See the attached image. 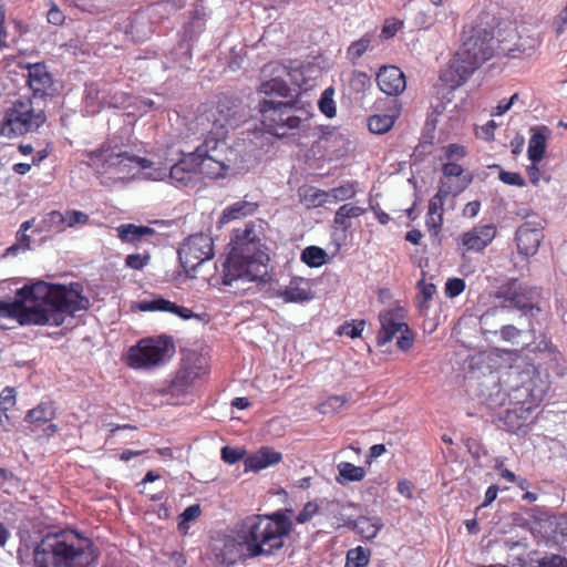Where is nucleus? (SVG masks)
<instances>
[{
	"instance_id": "1",
	"label": "nucleus",
	"mask_w": 567,
	"mask_h": 567,
	"mask_svg": "<svg viewBox=\"0 0 567 567\" xmlns=\"http://www.w3.org/2000/svg\"><path fill=\"white\" fill-rule=\"evenodd\" d=\"M82 291L78 282L66 287L38 281L19 289L13 301L0 300V317L16 318L21 324L60 326L68 316L89 309Z\"/></svg>"
},
{
	"instance_id": "2",
	"label": "nucleus",
	"mask_w": 567,
	"mask_h": 567,
	"mask_svg": "<svg viewBox=\"0 0 567 567\" xmlns=\"http://www.w3.org/2000/svg\"><path fill=\"white\" fill-rule=\"evenodd\" d=\"M236 113L229 101L220 100L195 117L194 128L204 136L203 143L193 152L197 175L219 178L238 168L234 161L235 151L226 144L228 128Z\"/></svg>"
},
{
	"instance_id": "3",
	"label": "nucleus",
	"mask_w": 567,
	"mask_h": 567,
	"mask_svg": "<svg viewBox=\"0 0 567 567\" xmlns=\"http://www.w3.org/2000/svg\"><path fill=\"white\" fill-rule=\"evenodd\" d=\"M229 245L231 250L223 264V285L265 281L269 257L261 249L255 226L247 224L244 229H236Z\"/></svg>"
},
{
	"instance_id": "4",
	"label": "nucleus",
	"mask_w": 567,
	"mask_h": 567,
	"mask_svg": "<svg viewBox=\"0 0 567 567\" xmlns=\"http://www.w3.org/2000/svg\"><path fill=\"white\" fill-rule=\"evenodd\" d=\"M97 557L93 542L70 529L45 534L33 549L37 567H95Z\"/></svg>"
},
{
	"instance_id": "5",
	"label": "nucleus",
	"mask_w": 567,
	"mask_h": 567,
	"mask_svg": "<svg viewBox=\"0 0 567 567\" xmlns=\"http://www.w3.org/2000/svg\"><path fill=\"white\" fill-rule=\"evenodd\" d=\"M497 19L481 12L462 32V45L456 52L451 68L458 76L457 83L465 81L477 68L497 53Z\"/></svg>"
},
{
	"instance_id": "6",
	"label": "nucleus",
	"mask_w": 567,
	"mask_h": 567,
	"mask_svg": "<svg viewBox=\"0 0 567 567\" xmlns=\"http://www.w3.org/2000/svg\"><path fill=\"white\" fill-rule=\"evenodd\" d=\"M292 522L289 516L277 511L269 515H251L236 527V534L246 545V556H269L284 546V538L290 533Z\"/></svg>"
},
{
	"instance_id": "7",
	"label": "nucleus",
	"mask_w": 567,
	"mask_h": 567,
	"mask_svg": "<svg viewBox=\"0 0 567 567\" xmlns=\"http://www.w3.org/2000/svg\"><path fill=\"white\" fill-rule=\"evenodd\" d=\"M258 112L265 131L277 137L305 130L313 116L311 103L300 96L287 101L261 99L258 102Z\"/></svg>"
},
{
	"instance_id": "8",
	"label": "nucleus",
	"mask_w": 567,
	"mask_h": 567,
	"mask_svg": "<svg viewBox=\"0 0 567 567\" xmlns=\"http://www.w3.org/2000/svg\"><path fill=\"white\" fill-rule=\"evenodd\" d=\"M174 353L175 346L168 336L142 339L128 349L127 364L134 369H151L164 364Z\"/></svg>"
},
{
	"instance_id": "9",
	"label": "nucleus",
	"mask_w": 567,
	"mask_h": 567,
	"mask_svg": "<svg viewBox=\"0 0 567 567\" xmlns=\"http://www.w3.org/2000/svg\"><path fill=\"white\" fill-rule=\"evenodd\" d=\"M539 44L535 34L520 32L509 21L497 23V54L511 58H529Z\"/></svg>"
},
{
	"instance_id": "10",
	"label": "nucleus",
	"mask_w": 567,
	"mask_h": 567,
	"mask_svg": "<svg viewBox=\"0 0 567 567\" xmlns=\"http://www.w3.org/2000/svg\"><path fill=\"white\" fill-rule=\"evenodd\" d=\"M39 104L30 97H20L13 102L6 112L3 131L22 135L27 132L37 131L47 120L45 113Z\"/></svg>"
},
{
	"instance_id": "11",
	"label": "nucleus",
	"mask_w": 567,
	"mask_h": 567,
	"mask_svg": "<svg viewBox=\"0 0 567 567\" xmlns=\"http://www.w3.org/2000/svg\"><path fill=\"white\" fill-rule=\"evenodd\" d=\"M213 246L212 237L205 234H195L179 247L178 259L188 277L195 278L197 268L213 258Z\"/></svg>"
},
{
	"instance_id": "12",
	"label": "nucleus",
	"mask_w": 567,
	"mask_h": 567,
	"mask_svg": "<svg viewBox=\"0 0 567 567\" xmlns=\"http://www.w3.org/2000/svg\"><path fill=\"white\" fill-rule=\"evenodd\" d=\"M379 320L381 329L378 333V346L390 342L396 333V344L400 350L408 351L413 344V337L409 326L403 321V316L398 310H385L380 312Z\"/></svg>"
},
{
	"instance_id": "13",
	"label": "nucleus",
	"mask_w": 567,
	"mask_h": 567,
	"mask_svg": "<svg viewBox=\"0 0 567 567\" xmlns=\"http://www.w3.org/2000/svg\"><path fill=\"white\" fill-rule=\"evenodd\" d=\"M262 73L265 76H270L269 80L262 81L258 86V92L265 94L264 99H285L286 101L295 99L291 87L284 80V76L288 75L285 65L279 62L268 63L264 66Z\"/></svg>"
},
{
	"instance_id": "14",
	"label": "nucleus",
	"mask_w": 567,
	"mask_h": 567,
	"mask_svg": "<svg viewBox=\"0 0 567 567\" xmlns=\"http://www.w3.org/2000/svg\"><path fill=\"white\" fill-rule=\"evenodd\" d=\"M544 220L533 214L516 230L517 250L524 257L534 256L543 239Z\"/></svg>"
},
{
	"instance_id": "15",
	"label": "nucleus",
	"mask_w": 567,
	"mask_h": 567,
	"mask_svg": "<svg viewBox=\"0 0 567 567\" xmlns=\"http://www.w3.org/2000/svg\"><path fill=\"white\" fill-rule=\"evenodd\" d=\"M168 177L176 186H188L195 183L197 177L196 162L193 152L183 154L182 158L169 166L152 174L153 179L163 181Z\"/></svg>"
},
{
	"instance_id": "16",
	"label": "nucleus",
	"mask_w": 567,
	"mask_h": 567,
	"mask_svg": "<svg viewBox=\"0 0 567 567\" xmlns=\"http://www.w3.org/2000/svg\"><path fill=\"white\" fill-rule=\"evenodd\" d=\"M28 85L32 91V100L40 104L48 95H52L53 79L43 63L28 64Z\"/></svg>"
},
{
	"instance_id": "17",
	"label": "nucleus",
	"mask_w": 567,
	"mask_h": 567,
	"mask_svg": "<svg viewBox=\"0 0 567 567\" xmlns=\"http://www.w3.org/2000/svg\"><path fill=\"white\" fill-rule=\"evenodd\" d=\"M213 553L216 560L223 565H233L240 558L246 556V545L238 536H225L215 542Z\"/></svg>"
},
{
	"instance_id": "18",
	"label": "nucleus",
	"mask_w": 567,
	"mask_h": 567,
	"mask_svg": "<svg viewBox=\"0 0 567 567\" xmlns=\"http://www.w3.org/2000/svg\"><path fill=\"white\" fill-rule=\"evenodd\" d=\"M122 156V148L117 145L104 144L100 148L87 154V164L97 173H107L111 169H117L118 159Z\"/></svg>"
},
{
	"instance_id": "19",
	"label": "nucleus",
	"mask_w": 567,
	"mask_h": 567,
	"mask_svg": "<svg viewBox=\"0 0 567 567\" xmlns=\"http://www.w3.org/2000/svg\"><path fill=\"white\" fill-rule=\"evenodd\" d=\"M379 89L388 95H398L405 89L404 73L398 66H382L377 74Z\"/></svg>"
},
{
	"instance_id": "20",
	"label": "nucleus",
	"mask_w": 567,
	"mask_h": 567,
	"mask_svg": "<svg viewBox=\"0 0 567 567\" xmlns=\"http://www.w3.org/2000/svg\"><path fill=\"white\" fill-rule=\"evenodd\" d=\"M520 567H567V558L558 554H540L529 550L514 558Z\"/></svg>"
},
{
	"instance_id": "21",
	"label": "nucleus",
	"mask_w": 567,
	"mask_h": 567,
	"mask_svg": "<svg viewBox=\"0 0 567 567\" xmlns=\"http://www.w3.org/2000/svg\"><path fill=\"white\" fill-rule=\"evenodd\" d=\"M496 235V228L493 225H483L472 228L464 233L460 241L466 250H483Z\"/></svg>"
},
{
	"instance_id": "22",
	"label": "nucleus",
	"mask_w": 567,
	"mask_h": 567,
	"mask_svg": "<svg viewBox=\"0 0 567 567\" xmlns=\"http://www.w3.org/2000/svg\"><path fill=\"white\" fill-rule=\"evenodd\" d=\"M275 296L285 302H305L313 298L311 289L302 278H293L285 288L278 289Z\"/></svg>"
},
{
	"instance_id": "23",
	"label": "nucleus",
	"mask_w": 567,
	"mask_h": 567,
	"mask_svg": "<svg viewBox=\"0 0 567 567\" xmlns=\"http://www.w3.org/2000/svg\"><path fill=\"white\" fill-rule=\"evenodd\" d=\"M138 308L142 311L172 312L184 320H188L195 316L190 309L178 306V305H176L167 299H164V298H157L152 301H143L138 305Z\"/></svg>"
},
{
	"instance_id": "24",
	"label": "nucleus",
	"mask_w": 567,
	"mask_h": 567,
	"mask_svg": "<svg viewBox=\"0 0 567 567\" xmlns=\"http://www.w3.org/2000/svg\"><path fill=\"white\" fill-rule=\"evenodd\" d=\"M281 453L269 447H261L257 453L245 460L246 471L258 472L281 461Z\"/></svg>"
},
{
	"instance_id": "25",
	"label": "nucleus",
	"mask_w": 567,
	"mask_h": 567,
	"mask_svg": "<svg viewBox=\"0 0 567 567\" xmlns=\"http://www.w3.org/2000/svg\"><path fill=\"white\" fill-rule=\"evenodd\" d=\"M341 519L344 522L346 526H351L357 534L368 540L374 538L382 527V522L379 517L360 516L355 520Z\"/></svg>"
},
{
	"instance_id": "26",
	"label": "nucleus",
	"mask_w": 567,
	"mask_h": 567,
	"mask_svg": "<svg viewBox=\"0 0 567 567\" xmlns=\"http://www.w3.org/2000/svg\"><path fill=\"white\" fill-rule=\"evenodd\" d=\"M116 230L122 241L131 244L140 241L144 236L155 234V230L148 226H137L134 224H122Z\"/></svg>"
},
{
	"instance_id": "27",
	"label": "nucleus",
	"mask_w": 567,
	"mask_h": 567,
	"mask_svg": "<svg viewBox=\"0 0 567 567\" xmlns=\"http://www.w3.org/2000/svg\"><path fill=\"white\" fill-rule=\"evenodd\" d=\"M55 415V410L51 402H41L25 415V421L40 426L50 422Z\"/></svg>"
},
{
	"instance_id": "28",
	"label": "nucleus",
	"mask_w": 567,
	"mask_h": 567,
	"mask_svg": "<svg viewBox=\"0 0 567 567\" xmlns=\"http://www.w3.org/2000/svg\"><path fill=\"white\" fill-rule=\"evenodd\" d=\"M49 218L52 224H64L68 227L89 221V215L80 210H66L64 214L54 210L49 214Z\"/></svg>"
},
{
	"instance_id": "29",
	"label": "nucleus",
	"mask_w": 567,
	"mask_h": 567,
	"mask_svg": "<svg viewBox=\"0 0 567 567\" xmlns=\"http://www.w3.org/2000/svg\"><path fill=\"white\" fill-rule=\"evenodd\" d=\"M118 167L116 172L118 174H123L121 178H123L125 175L131 174L134 169L138 171L140 168H147L150 167L151 163L148 159L138 157L135 155L128 154L126 151L122 150V156L118 159Z\"/></svg>"
},
{
	"instance_id": "30",
	"label": "nucleus",
	"mask_w": 567,
	"mask_h": 567,
	"mask_svg": "<svg viewBox=\"0 0 567 567\" xmlns=\"http://www.w3.org/2000/svg\"><path fill=\"white\" fill-rule=\"evenodd\" d=\"M338 472L337 482L340 484L360 482L365 476V470L363 467L357 466L350 462H341L338 465Z\"/></svg>"
},
{
	"instance_id": "31",
	"label": "nucleus",
	"mask_w": 567,
	"mask_h": 567,
	"mask_svg": "<svg viewBox=\"0 0 567 567\" xmlns=\"http://www.w3.org/2000/svg\"><path fill=\"white\" fill-rule=\"evenodd\" d=\"M546 135L540 131H535L528 141V158L532 163L537 164L542 161L546 151Z\"/></svg>"
},
{
	"instance_id": "32",
	"label": "nucleus",
	"mask_w": 567,
	"mask_h": 567,
	"mask_svg": "<svg viewBox=\"0 0 567 567\" xmlns=\"http://www.w3.org/2000/svg\"><path fill=\"white\" fill-rule=\"evenodd\" d=\"M300 259L307 266L318 268L327 262L328 254L318 246H309L301 251Z\"/></svg>"
},
{
	"instance_id": "33",
	"label": "nucleus",
	"mask_w": 567,
	"mask_h": 567,
	"mask_svg": "<svg viewBox=\"0 0 567 567\" xmlns=\"http://www.w3.org/2000/svg\"><path fill=\"white\" fill-rule=\"evenodd\" d=\"M503 309H517L522 311L525 316L534 317L536 313L540 311L539 307L532 303L526 296L518 289L515 293V299L512 300L508 305H504Z\"/></svg>"
},
{
	"instance_id": "34",
	"label": "nucleus",
	"mask_w": 567,
	"mask_h": 567,
	"mask_svg": "<svg viewBox=\"0 0 567 567\" xmlns=\"http://www.w3.org/2000/svg\"><path fill=\"white\" fill-rule=\"evenodd\" d=\"M363 213L364 209L357 205L344 204L336 212L334 224L341 226L343 229H348L350 227L348 219L359 217Z\"/></svg>"
},
{
	"instance_id": "35",
	"label": "nucleus",
	"mask_w": 567,
	"mask_h": 567,
	"mask_svg": "<svg viewBox=\"0 0 567 567\" xmlns=\"http://www.w3.org/2000/svg\"><path fill=\"white\" fill-rule=\"evenodd\" d=\"M394 116L388 114L372 115L368 120V127L374 134H383L392 128Z\"/></svg>"
},
{
	"instance_id": "36",
	"label": "nucleus",
	"mask_w": 567,
	"mask_h": 567,
	"mask_svg": "<svg viewBox=\"0 0 567 567\" xmlns=\"http://www.w3.org/2000/svg\"><path fill=\"white\" fill-rule=\"evenodd\" d=\"M471 183V175L464 176L455 186L442 182L437 193L433 197H440V199L444 203L449 195L453 194L455 196L462 193Z\"/></svg>"
},
{
	"instance_id": "37",
	"label": "nucleus",
	"mask_w": 567,
	"mask_h": 567,
	"mask_svg": "<svg viewBox=\"0 0 567 567\" xmlns=\"http://www.w3.org/2000/svg\"><path fill=\"white\" fill-rule=\"evenodd\" d=\"M334 95V89L332 86L327 87L319 101H318V107L327 117L332 118L337 114V106L333 101Z\"/></svg>"
},
{
	"instance_id": "38",
	"label": "nucleus",
	"mask_w": 567,
	"mask_h": 567,
	"mask_svg": "<svg viewBox=\"0 0 567 567\" xmlns=\"http://www.w3.org/2000/svg\"><path fill=\"white\" fill-rule=\"evenodd\" d=\"M548 526L550 533L556 543H559V537L565 540L567 539V516L555 515L548 519Z\"/></svg>"
},
{
	"instance_id": "39",
	"label": "nucleus",
	"mask_w": 567,
	"mask_h": 567,
	"mask_svg": "<svg viewBox=\"0 0 567 567\" xmlns=\"http://www.w3.org/2000/svg\"><path fill=\"white\" fill-rule=\"evenodd\" d=\"M251 210L252 209L249 203L238 202L224 210L220 217V223L224 224L233 219H238L241 216H246Z\"/></svg>"
},
{
	"instance_id": "40",
	"label": "nucleus",
	"mask_w": 567,
	"mask_h": 567,
	"mask_svg": "<svg viewBox=\"0 0 567 567\" xmlns=\"http://www.w3.org/2000/svg\"><path fill=\"white\" fill-rule=\"evenodd\" d=\"M355 194V189H354V186L353 184L351 183H347L344 185H341L339 187H334L332 189H330L328 193H322L320 194V196H323L326 198H332L333 202H342V200H347L351 197H353ZM324 199H321V202H323ZM326 200H329V199H326Z\"/></svg>"
},
{
	"instance_id": "41",
	"label": "nucleus",
	"mask_w": 567,
	"mask_h": 567,
	"mask_svg": "<svg viewBox=\"0 0 567 567\" xmlns=\"http://www.w3.org/2000/svg\"><path fill=\"white\" fill-rule=\"evenodd\" d=\"M371 43V38L369 35H364L358 41H354L348 48L347 54L348 58L354 63L359 58H361L367 50L369 49Z\"/></svg>"
},
{
	"instance_id": "42",
	"label": "nucleus",
	"mask_w": 567,
	"mask_h": 567,
	"mask_svg": "<svg viewBox=\"0 0 567 567\" xmlns=\"http://www.w3.org/2000/svg\"><path fill=\"white\" fill-rule=\"evenodd\" d=\"M369 563V557L362 547H357L348 551L347 565L349 567H362Z\"/></svg>"
},
{
	"instance_id": "43",
	"label": "nucleus",
	"mask_w": 567,
	"mask_h": 567,
	"mask_svg": "<svg viewBox=\"0 0 567 567\" xmlns=\"http://www.w3.org/2000/svg\"><path fill=\"white\" fill-rule=\"evenodd\" d=\"M195 378V374L189 369H181L177 373L175 379L173 380V386L176 390H184L188 385L192 384L193 380Z\"/></svg>"
},
{
	"instance_id": "44",
	"label": "nucleus",
	"mask_w": 567,
	"mask_h": 567,
	"mask_svg": "<svg viewBox=\"0 0 567 567\" xmlns=\"http://www.w3.org/2000/svg\"><path fill=\"white\" fill-rule=\"evenodd\" d=\"M150 260V254H131L125 258V266L131 269L141 270L148 265Z\"/></svg>"
},
{
	"instance_id": "45",
	"label": "nucleus",
	"mask_w": 567,
	"mask_h": 567,
	"mask_svg": "<svg viewBox=\"0 0 567 567\" xmlns=\"http://www.w3.org/2000/svg\"><path fill=\"white\" fill-rule=\"evenodd\" d=\"M465 281L462 278H450L445 282V295L449 298H455L465 290Z\"/></svg>"
},
{
	"instance_id": "46",
	"label": "nucleus",
	"mask_w": 567,
	"mask_h": 567,
	"mask_svg": "<svg viewBox=\"0 0 567 567\" xmlns=\"http://www.w3.org/2000/svg\"><path fill=\"white\" fill-rule=\"evenodd\" d=\"M516 285L517 281L515 279L509 280L506 286L496 291L495 297L497 299H503L505 305H508L515 299V293L518 290Z\"/></svg>"
},
{
	"instance_id": "47",
	"label": "nucleus",
	"mask_w": 567,
	"mask_h": 567,
	"mask_svg": "<svg viewBox=\"0 0 567 567\" xmlns=\"http://www.w3.org/2000/svg\"><path fill=\"white\" fill-rule=\"evenodd\" d=\"M364 328V321L360 320L355 323H344L338 329V333L340 336L344 334L350 337L351 339L358 338L361 336Z\"/></svg>"
},
{
	"instance_id": "48",
	"label": "nucleus",
	"mask_w": 567,
	"mask_h": 567,
	"mask_svg": "<svg viewBox=\"0 0 567 567\" xmlns=\"http://www.w3.org/2000/svg\"><path fill=\"white\" fill-rule=\"evenodd\" d=\"M16 404V391L11 386L4 388L0 393V412H7Z\"/></svg>"
},
{
	"instance_id": "49",
	"label": "nucleus",
	"mask_w": 567,
	"mask_h": 567,
	"mask_svg": "<svg viewBox=\"0 0 567 567\" xmlns=\"http://www.w3.org/2000/svg\"><path fill=\"white\" fill-rule=\"evenodd\" d=\"M86 101L87 103H96L99 105H110L106 101L105 94L94 84L87 86L86 89Z\"/></svg>"
},
{
	"instance_id": "50",
	"label": "nucleus",
	"mask_w": 567,
	"mask_h": 567,
	"mask_svg": "<svg viewBox=\"0 0 567 567\" xmlns=\"http://www.w3.org/2000/svg\"><path fill=\"white\" fill-rule=\"evenodd\" d=\"M498 178L507 185L523 187L525 185L524 178L518 173L506 172L504 169H499Z\"/></svg>"
},
{
	"instance_id": "51",
	"label": "nucleus",
	"mask_w": 567,
	"mask_h": 567,
	"mask_svg": "<svg viewBox=\"0 0 567 567\" xmlns=\"http://www.w3.org/2000/svg\"><path fill=\"white\" fill-rule=\"evenodd\" d=\"M347 400L340 395L330 396L326 402L321 404L322 413L338 412Z\"/></svg>"
},
{
	"instance_id": "52",
	"label": "nucleus",
	"mask_w": 567,
	"mask_h": 567,
	"mask_svg": "<svg viewBox=\"0 0 567 567\" xmlns=\"http://www.w3.org/2000/svg\"><path fill=\"white\" fill-rule=\"evenodd\" d=\"M245 455V452L239 449H233L230 446H224L221 449V460L228 464H235L240 461Z\"/></svg>"
},
{
	"instance_id": "53",
	"label": "nucleus",
	"mask_w": 567,
	"mask_h": 567,
	"mask_svg": "<svg viewBox=\"0 0 567 567\" xmlns=\"http://www.w3.org/2000/svg\"><path fill=\"white\" fill-rule=\"evenodd\" d=\"M319 511V506L313 503V502H308L302 511L297 515L296 517V520L299 523V524H305L307 522H309L316 513H318Z\"/></svg>"
},
{
	"instance_id": "54",
	"label": "nucleus",
	"mask_w": 567,
	"mask_h": 567,
	"mask_svg": "<svg viewBox=\"0 0 567 567\" xmlns=\"http://www.w3.org/2000/svg\"><path fill=\"white\" fill-rule=\"evenodd\" d=\"M496 127V122L494 120H491L485 125H482L476 128V136L487 142L493 141L494 131Z\"/></svg>"
},
{
	"instance_id": "55",
	"label": "nucleus",
	"mask_w": 567,
	"mask_h": 567,
	"mask_svg": "<svg viewBox=\"0 0 567 567\" xmlns=\"http://www.w3.org/2000/svg\"><path fill=\"white\" fill-rule=\"evenodd\" d=\"M443 225V216L429 215L426 217V227L431 236L437 237Z\"/></svg>"
},
{
	"instance_id": "56",
	"label": "nucleus",
	"mask_w": 567,
	"mask_h": 567,
	"mask_svg": "<svg viewBox=\"0 0 567 567\" xmlns=\"http://www.w3.org/2000/svg\"><path fill=\"white\" fill-rule=\"evenodd\" d=\"M403 25L402 21L399 20H388L385 21L382 30H381V38L383 39H390L395 35L398 30Z\"/></svg>"
},
{
	"instance_id": "57",
	"label": "nucleus",
	"mask_w": 567,
	"mask_h": 567,
	"mask_svg": "<svg viewBox=\"0 0 567 567\" xmlns=\"http://www.w3.org/2000/svg\"><path fill=\"white\" fill-rule=\"evenodd\" d=\"M417 287L420 288V297L425 300H431L434 293L436 292V286L434 284H427L424 280H420L417 282Z\"/></svg>"
},
{
	"instance_id": "58",
	"label": "nucleus",
	"mask_w": 567,
	"mask_h": 567,
	"mask_svg": "<svg viewBox=\"0 0 567 567\" xmlns=\"http://www.w3.org/2000/svg\"><path fill=\"white\" fill-rule=\"evenodd\" d=\"M202 511L199 505H190L184 509V512L181 514V525L190 520L196 519L200 515Z\"/></svg>"
},
{
	"instance_id": "59",
	"label": "nucleus",
	"mask_w": 567,
	"mask_h": 567,
	"mask_svg": "<svg viewBox=\"0 0 567 567\" xmlns=\"http://www.w3.org/2000/svg\"><path fill=\"white\" fill-rule=\"evenodd\" d=\"M520 330L515 326L507 324L501 328V336L504 340L514 342V340L520 336Z\"/></svg>"
},
{
	"instance_id": "60",
	"label": "nucleus",
	"mask_w": 567,
	"mask_h": 567,
	"mask_svg": "<svg viewBox=\"0 0 567 567\" xmlns=\"http://www.w3.org/2000/svg\"><path fill=\"white\" fill-rule=\"evenodd\" d=\"M442 171L445 177H458L463 174L462 166L454 162L444 164Z\"/></svg>"
},
{
	"instance_id": "61",
	"label": "nucleus",
	"mask_w": 567,
	"mask_h": 567,
	"mask_svg": "<svg viewBox=\"0 0 567 567\" xmlns=\"http://www.w3.org/2000/svg\"><path fill=\"white\" fill-rule=\"evenodd\" d=\"M64 14L58 7H52L48 12V21L54 25H61L64 22Z\"/></svg>"
},
{
	"instance_id": "62",
	"label": "nucleus",
	"mask_w": 567,
	"mask_h": 567,
	"mask_svg": "<svg viewBox=\"0 0 567 567\" xmlns=\"http://www.w3.org/2000/svg\"><path fill=\"white\" fill-rule=\"evenodd\" d=\"M445 155L449 159L462 158L465 155V148L457 144H450L446 147Z\"/></svg>"
},
{
	"instance_id": "63",
	"label": "nucleus",
	"mask_w": 567,
	"mask_h": 567,
	"mask_svg": "<svg viewBox=\"0 0 567 567\" xmlns=\"http://www.w3.org/2000/svg\"><path fill=\"white\" fill-rule=\"evenodd\" d=\"M443 205L444 203L440 199V197H432L429 203V215L443 216Z\"/></svg>"
},
{
	"instance_id": "64",
	"label": "nucleus",
	"mask_w": 567,
	"mask_h": 567,
	"mask_svg": "<svg viewBox=\"0 0 567 567\" xmlns=\"http://www.w3.org/2000/svg\"><path fill=\"white\" fill-rule=\"evenodd\" d=\"M481 208V203L478 200L470 202L465 205L463 209V215L466 217H475Z\"/></svg>"
}]
</instances>
